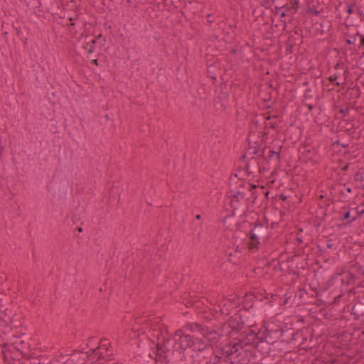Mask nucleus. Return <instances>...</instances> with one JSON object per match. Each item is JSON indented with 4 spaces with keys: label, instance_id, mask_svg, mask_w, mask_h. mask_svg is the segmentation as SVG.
<instances>
[{
    "label": "nucleus",
    "instance_id": "nucleus-30",
    "mask_svg": "<svg viewBox=\"0 0 364 364\" xmlns=\"http://www.w3.org/2000/svg\"><path fill=\"white\" fill-rule=\"evenodd\" d=\"M94 338L91 337L89 338V341H88V343H87V347H90V346H91V341Z\"/></svg>",
    "mask_w": 364,
    "mask_h": 364
},
{
    "label": "nucleus",
    "instance_id": "nucleus-22",
    "mask_svg": "<svg viewBox=\"0 0 364 364\" xmlns=\"http://www.w3.org/2000/svg\"><path fill=\"white\" fill-rule=\"evenodd\" d=\"M349 112V108L348 107H346L345 109H342L341 110V112L343 113L344 115L347 114Z\"/></svg>",
    "mask_w": 364,
    "mask_h": 364
},
{
    "label": "nucleus",
    "instance_id": "nucleus-52",
    "mask_svg": "<svg viewBox=\"0 0 364 364\" xmlns=\"http://www.w3.org/2000/svg\"><path fill=\"white\" fill-rule=\"evenodd\" d=\"M363 334H364V331L363 332Z\"/></svg>",
    "mask_w": 364,
    "mask_h": 364
},
{
    "label": "nucleus",
    "instance_id": "nucleus-10",
    "mask_svg": "<svg viewBox=\"0 0 364 364\" xmlns=\"http://www.w3.org/2000/svg\"><path fill=\"white\" fill-rule=\"evenodd\" d=\"M249 171H248V165L246 164L244 168H242L241 166H239L237 168V172L235 173L233 175H231L230 178V181L231 182H234L236 178H238L240 181H245L247 180V178L249 176Z\"/></svg>",
    "mask_w": 364,
    "mask_h": 364
},
{
    "label": "nucleus",
    "instance_id": "nucleus-28",
    "mask_svg": "<svg viewBox=\"0 0 364 364\" xmlns=\"http://www.w3.org/2000/svg\"><path fill=\"white\" fill-rule=\"evenodd\" d=\"M348 14H352L353 12V9L352 6H350L347 10Z\"/></svg>",
    "mask_w": 364,
    "mask_h": 364
},
{
    "label": "nucleus",
    "instance_id": "nucleus-41",
    "mask_svg": "<svg viewBox=\"0 0 364 364\" xmlns=\"http://www.w3.org/2000/svg\"><path fill=\"white\" fill-rule=\"evenodd\" d=\"M310 152H311V151H310L309 149H308V150H305V153H306V155H307V154H310Z\"/></svg>",
    "mask_w": 364,
    "mask_h": 364
},
{
    "label": "nucleus",
    "instance_id": "nucleus-38",
    "mask_svg": "<svg viewBox=\"0 0 364 364\" xmlns=\"http://www.w3.org/2000/svg\"><path fill=\"white\" fill-rule=\"evenodd\" d=\"M255 331V330L252 329V331H251L252 335L255 334V336H257V334Z\"/></svg>",
    "mask_w": 364,
    "mask_h": 364
},
{
    "label": "nucleus",
    "instance_id": "nucleus-47",
    "mask_svg": "<svg viewBox=\"0 0 364 364\" xmlns=\"http://www.w3.org/2000/svg\"><path fill=\"white\" fill-rule=\"evenodd\" d=\"M261 191L262 192V194H265V193L263 191V188H261Z\"/></svg>",
    "mask_w": 364,
    "mask_h": 364
},
{
    "label": "nucleus",
    "instance_id": "nucleus-37",
    "mask_svg": "<svg viewBox=\"0 0 364 364\" xmlns=\"http://www.w3.org/2000/svg\"><path fill=\"white\" fill-rule=\"evenodd\" d=\"M247 248L250 250V241L247 243Z\"/></svg>",
    "mask_w": 364,
    "mask_h": 364
},
{
    "label": "nucleus",
    "instance_id": "nucleus-16",
    "mask_svg": "<svg viewBox=\"0 0 364 364\" xmlns=\"http://www.w3.org/2000/svg\"><path fill=\"white\" fill-rule=\"evenodd\" d=\"M291 6H286V11H289L291 9L296 10L299 6V1H294V2H291Z\"/></svg>",
    "mask_w": 364,
    "mask_h": 364
},
{
    "label": "nucleus",
    "instance_id": "nucleus-13",
    "mask_svg": "<svg viewBox=\"0 0 364 364\" xmlns=\"http://www.w3.org/2000/svg\"><path fill=\"white\" fill-rule=\"evenodd\" d=\"M245 196L246 194L242 191H237L235 192L230 191L229 197L233 198V200L231 201L232 205L233 206L235 200H239L240 199H243L245 197Z\"/></svg>",
    "mask_w": 364,
    "mask_h": 364
},
{
    "label": "nucleus",
    "instance_id": "nucleus-25",
    "mask_svg": "<svg viewBox=\"0 0 364 364\" xmlns=\"http://www.w3.org/2000/svg\"><path fill=\"white\" fill-rule=\"evenodd\" d=\"M309 97H311V91L310 90H306V92L305 93V97H306V99H307Z\"/></svg>",
    "mask_w": 364,
    "mask_h": 364
},
{
    "label": "nucleus",
    "instance_id": "nucleus-45",
    "mask_svg": "<svg viewBox=\"0 0 364 364\" xmlns=\"http://www.w3.org/2000/svg\"><path fill=\"white\" fill-rule=\"evenodd\" d=\"M77 230H78L79 232H82V228H77Z\"/></svg>",
    "mask_w": 364,
    "mask_h": 364
},
{
    "label": "nucleus",
    "instance_id": "nucleus-39",
    "mask_svg": "<svg viewBox=\"0 0 364 364\" xmlns=\"http://www.w3.org/2000/svg\"><path fill=\"white\" fill-rule=\"evenodd\" d=\"M196 218L197 220H200V219L201 218L200 215H199V214H198V215H197L196 216Z\"/></svg>",
    "mask_w": 364,
    "mask_h": 364
},
{
    "label": "nucleus",
    "instance_id": "nucleus-50",
    "mask_svg": "<svg viewBox=\"0 0 364 364\" xmlns=\"http://www.w3.org/2000/svg\"><path fill=\"white\" fill-rule=\"evenodd\" d=\"M229 256H230V257H232V252H231V253H230V254H229Z\"/></svg>",
    "mask_w": 364,
    "mask_h": 364
},
{
    "label": "nucleus",
    "instance_id": "nucleus-21",
    "mask_svg": "<svg viewBox=\"0 0 364 364\" xmlns=\"http://www.w3.org/2000/svg\"><path fill=\"white\" fill-rule=\"evenodd\" d=\"M254 154L257 156H262L263 154L262 149H257L254 151Z\"/></svg>",
    "mask_w": 364,
    "mask_h": 364
},
{
    "label": "nucleus",
    "instance_id": "nucleus-26",
    "mask_svg": "<svg viewBox=\"0 0 364 364\" xmlns=\"http://www.w3.org/2000/svg\"><path fill=\"white\" fill-rule=\"evenodd\" d=\"M306 106H307V107L309 108V110H312L313 108L316 106V105H311V104H306Z\"/></svg>",
    "mask_w": 364,
    "mask_h": 364
},
{
    "label": "nucleus",
    "instance_id": "nucleus-11",
    "mask_svg": "<svg viewBox=\"0 0 364 364\" xmlns=\"http://www.w3.org/2000/svg\"><path fill=\"white\" fill-rule=\"evenodd\" d=\"M205 328H206V326H204L198 323H190V324H188L187 326H186L183 328V331H190L194 333H200L203 336Z\"/></svg>",
    "mask_w": 364,
    "mask_h": 364
},
{
    "label": "nucleus",
    "instance_id": "nucleus-44",
    "mask_svg": "<svg viewBox=\"0 0 364 364\" xmlns=\"http://www.w3.org/2000/svg\"><path fill=\"white\" fill-rule=\"evenodd\" d=\"M19 344H20L21 346H22V345H24L25 343H24V342H23V341H21Z\"/></svg>",
    "mask_w": 364,
    "mask_h": 364
},
{
    "label": "nucleus",
    "instance_id": "nucleus-31",
    "mask_svg": "<svg viewBox=\"0 0 364 364\" xmlns=\"http://www.w3.org/2000/svg\"><path fill=\"white\" fill-rule=\"evenodd\" d=\"M92 63L93 64H95V65H98V60L97 59H94L92 60Z\"/></svg>",
    "mask_w": 364,
    "mask_h": 364
},
{
    "label": "nucleus",
    "instance_id": "nucleus-4",
    "mask_svg": "<svg viewBox=\"0 0 364 364\" xmlns=\"http://www.w3.org/2000/svg\"><path fill=\"white\" fill-rule=\"evenodd\" d=\"M196 336L186 334L183 330H178L175 333V340L178 341L180 348L183 350V355L186 352L192 349Z\"/></svg>",
    "mask_w": 364,
    "mask_h": 364
},
{
    "label": "nucleus",
    "instance_id": "nucleus-34",
    "mask_svg": "<svg viewBox=\"0 0 364 364\" xmlns=\"http://www.w3.org/2000/svg\"><path fill=\"white\" fill-rule=\"evenodd\" d=\"M237 249H238V246L237 247V248H236V250L235 251V254H240L241 253L240 251L239 250H237Z\"/></svg>",
    "mask_w": 364,
    "mask_h": 364
},
{
    "label": "nucleus",
    "instance_id": "nucleus-51",
    "mask_svg": "<svg viewBox=\"0 0 364 364\" xmlns=\"http://www.w3.org/2000/svg\"><path fill=\"white\" fill-rule=\"evenodd\" d=\"M247 183H248V185H249V186H250V181H247Z\"/></svg>",
    "mask_w": 364,
    "mask_h": 364
},
{
    "label": "nucleus",
    "instance_id": "nucleus-3",
    "mask_svg": "<svg viewBox=\"0 0 364 364\" xmlns=\"http://www.w3.org/2000/svg\"><path fill=\"white\" fill-rule=\"evenodd\" d=\"M248 335H246L245 338H239L237 342L230 343L229 346L223 348V355H225V359H223L225 361V359H228L230 363L232 364V361H234V357L237 355V353L241 350V347H242L243 344L247 342Z\"/></svg>",
    "mask_w": 364,
    "mask_h": 364
},
{
    "label": "nucleus",
    "instance_id": "nucleus-48",
    "mask_svg": "<svg viewBox=\"0 0 364 364\" xmlns=\"http://www.w3.org/2000/svg\"><path fill=\"white\" fill-rule=\"evenodd\" d=\"M252 346H253L254 347L255 346V342H254V341H252Z\"/></svg>",
    "mask_w": 364,
    "mask_h": 364
},
{
    "label": "nucleus",
    "instance_id": "nucleus-27",
    "mask_svg": "<svg viewBox=\"0 0 364 364\" xmlns=\"http://www.w3.org/2000/svg\"><path fill=\"white\" fill-rule=\"evenodd\" d=\"M336 79H337V76H331V77H329V80H330L331 82H333Z\"/></svg>",
    "mask_w": 364,
    "mask_h": 364
},
{
    "label": "nucleus",
    "instance_id": "nucleus-29",
    "mask_svg": "<svg viewBox=\"0 0 364 364\" xmlns=\"http://www.w3.org/2000/svg\"><path fill=\"white\" fill-rule=\"evenodd\" d=\"M347 43L348 44H352V43H355V38H353V40H350V39H348L346 41Z\"/></svg>",
    "mask_w": 364,
    "mask_h": 364
},
{
    "label": "nucleus",
    "instance_id": "nucleus-24",
    "mask_svg": "<svg viewBox=\"0 0 364 364\" xmlns=\"http://www.w3.org/2000/svg\"><path fill=\"white\" fill-rule=\"evenodd\" d=\"M350 218V212L348 211L346 212V213H344L343 216V219L344 220H347Z\"/></svg>",
    "mask_w": 364,
    "mask_h": 364
},
{
    "label": "nucleus",
    "instance_id": "nucleus-18",
    "mask_svg": "<svg viewBox=\"0 0 364 364\" xmlns=\"http://www.w3.org/2000/svg\"><path fill=\"white\" fill-rule=\"evenodd\" d=\"M315 156H316V154H314L313 156H311L309 158H308V160L306 161V162H309L312 164H314L316 163Z\"/></svg>",
    "mask_w": 364,
    "mask_h": 364
},
{
    "label": "nucleus",
    "instance_id": "nucleus-40",
    "mask_svg": "<svg viewBox=\"0 0 364 364\" xmlns=\"http://www.w3.org/2000/svg\"><path fill=\"white\" fill-rule=\"evenodd\" d=\"M360 43H361V44H362L363 46H364V37H362V38H361V41H360Z\"/></svg>",
    "mask_w": 364,
    "mask_h": 364
},
{
    "label": "nucleus",
    "instance_id": "nucleus-17",
    "mask_svg": "<svg viewBox=\"0 0 364 364\" xmlns=\"http://www.w3.org/2000/svg\"><path fill=\"white\" fill-rule=\"evenodd\" d=\"M355 181H362L363 180V173L360 172H357L354 176Z\"/></svg>",
    "mask_w": 364,
    "mask_h": 364
},
{
    "label": "nucleus",
    "instance_id": "nucleus-46",
    "mask_svg": "<svg viewBox=\"0 0 364 364\" xmlns=\"http://www.w3.org/2000/svg\"><path fill=\"white\" fill-rule=\"evenodd\" d=\"M253 188H256V186L252 185V189H253Z\"/></svg>",
    "mask_w": 364,
    "mask_h": 364
},
{
    "label": "nucleus",
    "instance_id": "nucleus-36",
    "mask_svg": "<svg viewBox=\"0 0 364 364\" xmlns=\"http://www.w3.org/2000/svg\"><path fill=\"white\" fill-rule=\"evenodd\" d=\"M348 275H349V278H350V279H353L355 277L352 273H349Z\"/></svg>",
    "mask_w": 364,
    "mask_h": 364
},
{
    "label": "nucleus",
    "instance_id": "nucleus-15",
    "mask_svg": "<svg viewBox=\"0 0 364 364\" xmlns=\"http://www.w3.org/2000/svg\"><path fill=\"white\" fill-rule=\"evenodd\" d=\"M96 43V40L93 39L91 42L87 43L85 46V49L87 50L88 53H92L95 50V44Z\"/></svg>",
    "mask_w": 364,
    "mask_h": 364
},
{
    "label": "nucleus",
    "instance_id": "nucleus-20",
    "mask_svg": "<svg viewBox=\"0 0 364 364\" xmlns=\"http://www.w3.org/2000/svg\"><path fill=\"white\" fill-rule=\"evenodd\" d=\"M269 153H272L271 156H275L277 161H279V154L277 151H269Z\"/></svg>",
    "mask_w": 364,
    "mask_h": 364
},
{
    "label": "nucleus",
    "instance_id": "nucleus-6",
    "mask_svg": "<svg viewBox=\"0 0 364 364\" xmlns=\"http://www.w3.org/2000/svg\"><path fill=\"white\" fill-rule=\"evenodd\" d=\"M250 343L249 340L241 347V350L234 357L232 364H249L250 362Z\"/></svg>",
    "mask_w": 364,
    "mask_h": 364
},
{
    "label": "nucleus",
    "instance_id": "nucleus-42",
    "mask_svg": "<svg viewBox=\"0 0 364 364\" xmlns=\"http://www.w3.org/2000/svg\"><path fill=\"white\" fill-rule=\"evenodd\" d=\"M360 270L361 271L362 275L364 276V269L360 268Z\"/></svg>",
    "mask_w": 364,
    "mask_h": 364
},
{
    "label": "nucleus",
    "instance_id": "nucleus-33",
    "mask_svg": "<svg viewBox=\"0 0 364 364\" xmlns=\"http://www.w3.org/2000/svg\"><path fill=\"white\" fill-rule=\"evenodd\" d=\"M247 157V154H244L242 156H241V160L242 161H244Z\"/></svg>",
    "mask_w": 364,
    "mask_h": 364
},
{
    "label": "nucleus",
    "instance_id": "nucleus-14",
    "mask_svg": "<svg viewBox=\"0 0 364 364\" xmlns=\"http://www.w3.org/2000/svg\"><path fill=\"white\" fill-rule=\"evenodd\" d=\"M2 355L6 364L14 358L12 352L10 350L6 349V346L2 350Z\"/></svg>",
    "mask_w": 364,
    "mask_h": 364
},
{
    "label": "nucleus",
    "instance_id": "nucleus-12",
    "mask_svg": "<svg viewBox=\"0 0 364 364\" xmlns=\"http://www.w3.org/2000/svg\"><path fill=\"white\" fill-rule=\"evenodd\" d=\"M351 314L355 319H359L364 315V304H355L351 309Z\"/></svg>",
    "mask_w": 364,
    "mask_h": 364
},
{
    "label": "nucleus",
    "instance_id": "nucleus-9",
    "mask_svg": "<svg viewBox=\"0 0 364 364\" xmlns=\"http://www.w3.org/2000/svg\"><path fill=\"white\" fill-rule=\"evenodd\" d=\"M205 341H208L211 347L213 345L216 344L220 338V335L215 330H210L207 326L202 336Z\"/></svg>",
    "mask_w": 364,
    "mask_h": 364
},
{
    "label": "nucleus",
    "instance_id": "nucleus-32",
    "mask_svg": "<svg viewBox=\"0 0 364 364\" xmlns=\"http://www.w3.org/2000/svg\"><path fill=\"white\" fill-rule=\"evenodd\" d=\"M211 17V14H208V23L210 24L213 23V21L211 20V18H210Z\"/></svg>",
    "mask_w": 364,
    "mask_h": 364
},
{
    "label": "nucleus",
    "instance_id": "nucleus-23",
    "mask_svg": "<svg viewBox=\"0 0 364 364\" xmlns=\"http://www.w3.org/2000/svg\"><path fill=\"white\" fill-rule=\"evenodd\" d=\"M6 364H19V360H16L15 358H14L10 362H8Z\"/></svg>",
    "mask_w": 364,
    "mask_h": 364
},
{
    "label": "nucleus",
    "instance_id": "nucleus-19",
    "mask_svg": "<svg viewBox=\"0 0 364 364\" xmlns=\"http://www.w3.org/2000/svg\"><path fill=\"white\" fill-rule=\"evenodd\" d=\"M279 12H280V16H281L282 17H285V16H287V13H288L289 11H287L286 10H285V11H282V8H281V9H278V11H277V14H279Z\"/></svg>",
    "mask_w": 364,
    "mask_h": 364
},
{
    "label": "nucleus",
    "instance_id": "nucleus-49",
    "mask_svg": "<svg viewBox=\"0 0 364 364\" xmlns=\"http://www.w3.org/2000/svg\"><path fill=\"white\" fill-rule=\"evenodd\" d=\"M240 187H243V183L242 182L241 184L240 185Z\"/></svg>",
    "mask_w": 364,
    "mask_h": 364
},
{
    "label": "nucleus",
    "instance_id": "nucleus-2",
    "mask_svg": "<svg viewBox=\"0 0 364 364\" xmlns=\"http://www.w3.org/2000/svg\"><path fill=\"white\" fill-rule=\"evenodd\" d=\"M190 364H225L221 356L215 355L212 351L205 353H191L186 359Z\"/></svg>",
    "mask_w": 364,
    "mask_h": 364
},
{
    "label": "nucleus",
    "instance_id": "nucleus-5",
    "mask_svg": "<svg viewBox=\"0 0 364 364\" xmlns=\"http://www.w3.org/2000/svg\"><path fill=\"white\" fill-rule=\"evenodd\" d=\"M107 340L101 339L99 346L95 348H91L89 351L86 352L87 356L89 359L93 360L95 359H105L106 356L109 355L108 353L109 348L107 346Z\"/></svg>",
    "mask_w": 364,
    "mask_h": 364
},
{
    "label": "nucleus",
    "instance_id": "nucleus-7",
    "mask_svg": "<svg viewBox=\"0 0 364 364\" xmlns=\"http://www.w3.org/2000/svg\"><path fill=\"white\" fill-rule=\"evenodd\" d=\"M212 348L205 342L204 338L196 337L193 348L189 349L186 352L184 358L185 359H187V357L193 352H199V353H205V351H212Z\"/></svg>",
    "mask_w": 364,
    "mask_h": 364
},
{
    "label": "nucleus",
    "instance_id": "nucleus-35",
    "mask_svg": "<svg viewBox=\"0 0 364 364\" xmlns=\"http://www.w3.org/2000/svg\"><path fill=\"white\" fill-rule=\"evenodd\" d=\"M348 165H346L345 166H343V167L342 168V169H343V171H347V170H348Z\"/></svg>",
    "mask_w": 364,
    "mask_h": 364
},
{
    "label": "nucleus",
    "instance_id": "nucleus-43",
    "mask_svg": "<svg viewBox=\"0 0 364 364\" xmlns=\"http://www.w3.org/2000/svg\"><path fill=\"white\" fill-rule=\"evenodd\" d=\"M347 191H348V193H351V192H352L351 188H347Z\"/></svg>",
    "mask_w": 364,
    "mask_h": 364
},
{
    "label": "nucleus",
    "instance_id": "nucleus-8",
    "mask_svg": "<svg viewBox=\"0 0 364 364\" xmlns=\"http://www.w3.org/2000/svg\"><path fill=\"white\" fill-rule=\"evenodd\" d=\"M254 230L255 233L252 234V250L258 248L257 245L265 241V237L263 236L264 225L262 223H256Z\"/></svg>",
    "mask_w": 364,
    "mask_h": 364
},
{
    "label": "nucleus",
    "instance_id": "nucleus-1",
    "mask_svg": "<svg viewBox=\"0 0 364 364\" xmlns=\"http://www.w3.org/2000/svg\"><path fill=\"white\" fill-rule=\"evenodd\" d=\"M171 346L172 341L169 338L157 343L155 358L156 364H176L173 359L174 351L170 348Z\"/></svg>",
    "mask_w": 364,
    "mask_h": 364
}]
</instances>
